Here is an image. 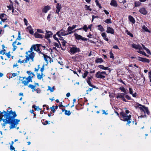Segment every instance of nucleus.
I'll use <instances>...</instances> for the list:
<instances>
[{"mask_svg": "<svg viewBox=\"0 0 151 151\" xmlns=\"http://www.w3.org/2000/svg\"><path fill=\"white\" fill-rule=\"evenodd\" d=\"M88 28L86 25H85L84 26L83 29L85 31L87 32V31Z\"/></svg>", "mask_w": 151, "mask_h": 151, "instance_id": "nucleus-50", "label": "nucleus"}, {"mask_svg": "<svg viewBox=\"0 0 151 151\" xmlns=\"http://www.w3.org/2000/svg\"><path fill=\"white\" fill-rule=\"evenodd\" d=\"M48 90H50V92H53L54 91V86H53L52 88H51L50 86H48Z\"/></svg>", "mask_w": 151, "mask_h": 151, "instance_id": "nucleus-44", "label": "nucleus"}, {"mask_svg": "<svg viewBox=\"0 0 151 151\" xmlns=\"http://www.w3.org/2000/svg\"><path fill=\"white\" fill-rule=\"evenodd\" d=\"M46 33H45V38L47 39L49 42L50 41V40L49 38L51 37L53 35V33L52 32L50 31H46Z\"/></svg>", "mask_w": 151, "mask_h": 151, "instance_id": "nucleus-11", "label": "nucleus"}, {"mask_svg": "<svg viewBox=\"0 0 151 151\" xmlns=\"http://www.w3.org/2000/svg\"><path fill=\"white\" fill-rule=\"evenodd\" d=\"M95 2L97 6L100 8H101V6L100 4L99 3L98 0H96Z\"/></svg>", "mask_w": 151, "mask_h": 151, "instance_id": "nucleus-42", "label": "nucleus"}, {"mask_svg": "<svg viewBox=\"0 0 151 151\" xmlns=\"http://www.w3.org/2000/svg\"><path fill=\"white\" fill-rule=\"evenodd\" d=\"M119 89L121 90L122 91L125 93H126V90L124 87H121L119 88Z\"/></svg>", "mask_w": 151, "mask_h": 151, "instance_id": "nucleus-41", "label": "nucleus"}, {"mask_svg": "<svg viewBox=\"0 0 151 151\" xmlns=\"http://www.w3.org/2000/svg\"><path fill=\"white\" fill-rule=\"evenodd\" d=\"M129 21L132 23L134 24L135 23V20L134 18L132 17L131 16H129Z\"/></svg>", "mask_w": 151, "mask_h": 151, "instance_id": "nucleus-24", "label": "nucleus"}, {"mask_svg": "<svg viewBox=\"0 0 151 151\" xmlns=\"http://www.w3.org/2000/svg\"><path fill=\"white\" fill-rule=\"evenodd\" d=\"M139 12L141 13L144 15L146 14L147 13V11L144 7H142L140 8L139 10Z\"/></svg>", "mask_w": 151, "mask_h": 151, "instance_id": "nucleus-16", "label": "nucleus"}, {"mask_svg": "<svg viewBox=\"0 0 151 151\" xmlns=\"http://www.w3.org/2000/svg\"><path fill=\"white\" fill-rule=\"evenodd\" d=\"M132 46L133 48L136 49H138L139 50L142 49V47L138 45H137L133 44L132 45Z\"/></svg>", "mask_w": 151, "mask_h": 151, "instance_id": "nucleus-15", "label": "nucleus"}, {"mask_svg": "<svg viewBox=\"0 0 151 151\" xmlns=\"http://www.w3.org/2000/svg\"><path fill=\"white\" fill-rule=\"evenodd\" d=\"M98 29L101 32H103L104 31V28L101 25H99L98 26Z\"/></svg>", "mask_w": 151, "mask_h": 151, "instance_id": "nucleus-30", "label": "nucleus"}, {"mask_svg": "<svg viewBox=\"0 0 151 151\" xmlns=\"http://www.w3.org/2000/svg\"><path fill=\"white\" fill-rule=\"evenodd\" d=\"M105 22L107 23H111V21L110 19H107L105 21Z\"/></svg>", "mask_w": 151, "mask_h": 151, "instance_id": "nucleus-49", "label": "nucleus"}, {"mask_svg": "<svg viewBox=\"0 0 151 151\" xmlns=\"http://www.w3.org/2000/svg\"><path fill=\"white\" fill-rule=\"evenodd\" d=\"M24 22L25 24L27 26L28 24V21L27 19L25 18H24Z\"/></svg>", "mask_w": 151, "mask_h": 151, "instance_id": "nucleus-52", "label": "nucleus"}, {"mask_svg": "<svg viewBox=\"0 0 151 151\" xmlns=\"http://www.w3.org/2000/svg\"><path fill=\"white\" fill-rule=\"evenodd\" d=\"M134 5L135 7H138L140 6L141 3L139 1H135L134 3Z\"/></svg>", "mask_w": 151, "mask_h": 151, "instance_id": "nucleus-22", "label": "nucleus"}, {"mask_svg": "<svg viewBox=\"0 0 151 151\" xmlns=\"http://www.w3.org/2000/svg\"><path fill=\"white\" fill-rule=\"evenodd\" d=\"M74 35L76 39L78 40H81L83 41H86L87 40L86 38L83 37L81 35H79L77 33H75L74 34Z\"/></svg>", "mask_w": 151, "mask_h": 151, "instance_id": "nucleus-10", "label": "nucleus"}, {"mask_svg": "<svg viewBox=\"0 0 151 151\" xmlns=\"http://www.w3.org/2000/svg\"><path fill=\"white\" fill-rule=\"evenodd\" d=\"M136 105V107H139V106H140V107H139V109L141 110H142L144 111L145 113L146 112L148 115H149L150 114V112L149 111L147 107H146L144 106H142L138 103H137Z\"/></svg>", "mask_w": 151, "mask_h": 151, "instance_id": "nucleus-6", "label": "nucleus"}, {"mask_svg": "<svg viewBox=\"0 0 151 151\" xmlns=\"http://www.w3.org/2000/svg\"><path fill=\"white\" fill-rule=\"evenodd\" d=\"M15 44L17 45H20L21 44V43L19 42H17V41L16 40L13 42L12 44V45L13 47V51H14L17 47L16 46Z\"/></svg>", "mask_w": 151, "mask_h": 151, "instance_id": "nucleus-12", "label": "nucleus"}, {"mask_svg": "<svg viewBox=\"0 0 151 151\" xmlns=\"http://www.w3.org/2000/svg\"><path fill=\"white\" fill-rule=\"evenodd\" d=\"M32 107L34 108L35 110L39 111L41 110V109L38 106H37L35 105H33L32 106Z\"/></svg>", "mask_w": 151, "mask_h": 151, "instance_id": "nucleus-37", "label": "nucleus"}, {"mask_svg": "<svg viewBox=\"0 0 151 151\" xmlns=\"http://www.w3.org/2000/svg\"><path fill=\"white\" fill-rule=\"evenodd\" d=\"M58 106H52L50 108V109H51L52 111L53 112H54L55 111V109H58Z\"/></svg>", "mask_w": 151, "mask_h": 151, "instance_id": "nucleus-38", "label": "nucleus"}, {"mask_svg": "<svg viewBox=\"0 0 151 151\" xmlns=\"http://www.w3.org/2000/svg\"><path fill=\"white\" fill-rule=\"evenodd\" d=\"M59 43V44L57 43L56 42H54L53 43V45L57 47L58 48H59L60 47V42L59 41V42H58Z\"/></svg>", "mask_w": 151, "mask_h": 151, "instance_id": "nucleus-40", "label": "nucleus"}, {"mask_svg": "<svg viewBox=\"0 0 151 151\" xmlns=\"http://www.w3.org/2000/svg\"><path fill=\"white\" fill-rule=\"evenodd\" d=\"M129 93L131 94H132L133 93V90L132 88H129Z\"/></svg>", "mask_w": 151, "mask_h": 151, "instance_id": "nucleus-54", "label": "nucleus"}, {"mask_svg": "<svg viewBox=\"0 0 151 151\" xmlns=\"http://www.w3.org/2000/svg\"><path fill=\"white\" fill-rule=\"evenodd\" d=\"M56 34H57L59 37L61 38H63L61 37V36H65L69 35L68 32L63 29H61L57 32L56 33Z\"/></svg>", "mask_w": 151, "mask_h": 151, "instance_id": "nucleus-8", "label": "nucleus"}, {"mask_svg": "<svg viewBox=\"0 0 151 151\" xmlns=\"http://www.w3.org/2000/svg\"><path fill=\"white\" fill-rule=\"evenodd\" d=\"M75 59L78 61L82 60H83V57L81 55H78L75 57Z\"/></svg>", "mask_w": 151, "mask_h": 151, "instance_id": "nucleus-29", "label": "nucleus"}, {"mask_svg": "<svg viewBox=\"0 0 151 151\" xmlns=\"http://www.w3.org/2000/svg\"><path fill=\"white\" fill-rule=\"evenodd\" d=\"M98 67L101 69L104 70H109V68L108 67H105L103 65H99L98 66Z\"/></svg>", "mask_w": 151, "mask_h": 151, "instance_id": "nucleus-20", "label": "nucleus"}, {"mask_svg": "<svg viewBox=\"0 0 151 151\" xmlns=\"http://www.w3.org/2000/svg\"><path fill=\"white\" fill-rule=\"evenodd\" d=\"M88 74V72L86 71L84 73L83 75H82V76L83 78H84L87 76V75Z\"/></svg>", "mask_w": 151, "mask_h": 151, "instance_id": "nucleus-43", "label": "nucleus"}, {"mask_svg": "<svg viewBox=\"0 0 151 151\" xmlns=\"http://www.w3.org/2000/svg\"><path fill=\"white\" fill-rule=\"evenodd\" d=\"M103 59L101 58H97L95 60V62L96 63H101L103 62Z\"/></svg>", "mask_w": 151, "mask_h": 151, "instance_id": "nucleus-26", "label": "nucleus"}, {"mask_svg": "<svg viewBox=\"0 0 151 151\" xmlns=\"http://www.w3.org/2000/svg\"><path fill=\"white\" fill-rule=\"evenodd\" d=\"M91 78L90 77H88V80L87 81V82L89 86H90L91 87L95 88V86H93L91 84Z\"/></svg>", "mask_w": 151, "mask_h": 151, "instance_id": "nucleus-21", "label": "nucleus"}, {"mask_svg": "<svg viewBox=\"0 0 151 151\" xmlns=\"http://www.w3.org/2000/svg\"><path fill=\"white\" fill-rule=\"evenodd\" d=\"M142 28L145 30V31L147 32H150V31L148 30L147 27H146L145 26L143 25L142 26Z\"/></svg>", "mask_w": 151, "mask_h": 151, "instance_id": "nucleus-39", "label": "nucleus"}, {"mask_svg": "<svg viewBox=\"0 0 151 151\" xmlns=\"http://www.w3.org/2000/svg\"><path fill=\"white\" fill-rule=\"evenodd\" d=\"M34 90L36 91L37 93H40V91L38 88L36 89H35Z\"/></svg>", "mask_w": 151, "mask_h": 151, "instance_id": "nucleus-61", "label": "nucleus"}, {"mask_svg": "<svg viewBox=\"0 0 151 151\" xmlns=\"http://www.w3.org/2000/svg\"><path fill=\"white\" fill-rule=\"evenodd\" d=\"M57 35V34H56V33L53 36V37L57 41L59 42V40L58 39V38L57 37H56V36Z\"/></svg>", "mask_w": 151, "mask_h": 151, "instance_id": "nucleus-51", "label": "nucleus"}, {"mask_svg": "<svg viewBox=\"0 0 151 151\" xmlns=\"http://www.w3.org/2000/svg\"><path fill=\"white\" fill-rule=\"evenodd\" d=\"M50 9V7L49 6H45L42 10V11L45 13H46Z\"/></svg>", "mask_w": 151, "mask_h": 151, "instance_id": "nucleus-19", "label": "nucleus"}, {"mask_svg": "<svg viewBox=\"0 0 151 151\" xmlns=\"http://www.w3.org/2000/svg\"><path fill=\"white\" fill-rule=\"evenodd\" d=\"M28 87L31 88L32 89V91L33 92V90H34L35 88L36 87V85H33L29 84L28 86Z\"/></svg>", "mask_w": 151, "mask_h": 151, "instance_id": "nucleus-34", "label": "nucleus"}, {"mask_svg": "<svg viewBox=\"0 0 151 151\" xmlns=\"http://www.w3.org/2000/svg\"><path fill=\"white\" fill-rule=\"evenodd\" d=\"M101 35L103 39L106 41H108L109 40V39L108 38H107L106 33L105 32L102 33Z\"/></svg>", "mask_w": 151, "mask_h": 151, "instance_id": "nucleus-25", "label": "nucleus"}, {"mask_svg": "<svg viewBox=\"0 0 151 151\" xmlns=\"http://www.w3.org/2000/svg\"><path fill=\"white\" fill-rule=\"evenodd\" d=\"M37 32L40 33H44V31L40 29H37Z\"/></svg>", "mask_w": 151, "mask_h": 151, "instance_id": "nucleus-55", "label": "nucleus"}, {"mask_svg": "<svg viewBox=\"0 0 151 151\" xmlns=\"http://www.w3.org/2000/svg\"><path fill=\"white\" fill-rule=\"evenodd\" d=\"M7 7L9 8V9L10 10H11L13 9L12 6L11 5L7 6Z\"/></svg>", "mask_w": 151, "mask_h": 151, "instance_id": "nucleus-57", "label": "nucleus"}, {"mask_svg": "<svg viewBox=\"0 0 151 151\" xmlns=\"http://www.w3.org/2000/svg\"><path fill=\"white\" fill-rule=\"evenodd\" d=\"M43 73H41V74H40V73H37V78L39 80H41L43 78Z\"/></svg>", "mask_w": 151, "mask_h": 151, "instance_id": "nucleus-31", "label": "nucleus"}, {"mask_svg": "<svg viewBox=\"0 0 151 151\" xmlns=\"http://www.w3.org/2000/svg\"><path fill=\"white\" fill-rule=\"evenodd\" d=\"M63 111H65V114L66 115L69 116L71 114V112L70 111H68L65 109Z\"/></svg>", "mask_w": 151, "mask_h": 151, "instance_id": "nucleus-36", "label": "nucleus"}, {"mask_svg": "<svg viewBox=\"0 0 151 151\" xmlns=\"http://www.w3.org/2000/svg\"><path fill=\"white\" fill-rule=\"evenodd\" d=\"M106 32L108 33H111L112 34H114V29L112 28L109 27H107Z\"/></svg>", "mask_w": 151, "mask_h": 151, "instance_id": "nucleus-17", "label": "nucleus"}, {"mask_svg": "<svg viewBox=\"0 0 151 151\" xmlns=\"http://www.w3.org/2000/svg\"><path fill=\"white\" fill-rule=\"evenodd\" d=\"M124 94L121 93H119L117 95L116 98L118 99L119 98H121L122 99L124 97Z\"/></svg>", "mask_w": 151, "mask_h": 151, "instance_id": "nucleus-23", "label": "nucleus"}, {"mask_svg": "<svg viewBox=\"0 0 151 151\" xmlns=\"http://www.w3.org/2000/svg\"><path fill=\"white\" fill-rule=\"evenodd\" d=\"M8 57V58H9L10 57V52H9L8 53L5 54Z\"/></svg>", "mask_w": 151, "mask_h": 151, "instance_id": "nucleus-59", "label": "nucleus"}, {"mask_svg": "<svg viewBox=\"0 0 151 151\" xmlns=\"http://www.w3.org/2000/svg\"><path fill=\"white\" fill-rule=\"evenodd\" d=\"M40 45L38 44H36V45H33L31 48H32V51H33V50H34L35 51H36L37 52H38L39 53H42L41 51L40 50Z\"/></svg>", "mask_w": 151, "mask_h": 151, "instance_id": "nucleus-9", "label": "nucleus"}, {"mask_svg": "<svg viewBox=\"0 0 151 151\" xmlns=\"http://www.w3.org/2000/svg\"><path fill=\"white\" fill-rule=\"evenodd\" d=\"M110 4L111 6L115 7H116L118 5L116 1L115 0H111Z\"/></svg>", "mask_w": 151, "mask_h": 151, "instance_id": "nucleus-18", "label": "nucleus"}, {"mask_svg": "<svg viewBox=\"0 0 151 151\" xmlns=\"http://www.w3.org/2000/svg\"><path fill=\"white\" fill-rule=\"evenodd\" d=\"M129 111L128 110H126L125 113L122 112L120 113V115L121 116L122 119H121L124 121H127V125L128 124L129 126V124L131 123V122L130 121L131 117V115H129L127 116V114L129 113Z\"/></svg>", "mask_w": 151, "mask_h": 151, "instance_id": "nucleus-3", "label": "nucleus"}, {"mask_svg": "<svg viewBox=\"0 0 151 151\" xmlns=\"http://www.w3.org/2000/svg\"><path fill=\"white\" fill-rule=\"evenodd\" d=\"M27 73L29 75V76L27 78L23 77L22 80H21L22 83L25 86H27L29 82H32V78H33L34 76H35L33 73H30L29 71H27Z\"/></svg>", "mask_w": 151, "mask_h": 151, "instance_id": "nucleus-2", "label": "nucleus"}, {"mask_svg": "<svg viewBox=\"0 0 151 151\" xmlns=\"http://www.w3.org/2000/svg\"><path fill=\"white\" fill-rule=\"evenodd\" d=\"M126 33L128 35H129L131 37H133V35H132V34L131 33H130L129 32L128 30H127L126 31Z\"/></svg>", "mask_w": 151, "mask_h": 151, "instance_id": "nucleus-47", "label": "nucleus"}, {"mask_svg": "<svg viewBox=\"0 0 151 151\" xmlns=\"http://www.w3.org/2000/svg\"><path fill=\"white\" fill-rule=\"evenodd\" d=\"M62 45L63 46H65V44L67 43L66 42L65 40H63L62 42Z\"/></svg>", "mask_w": 151, "mask_h": 151, "instance_id": "nucleus-56", "label": "nucleus"}, {"mask_svg": "<svg viewBox=\"0 0 151 151\" xmlns=\"http://www.w3.org/2000/svg\"><path fill=\"white\" fill-rule=\"evenodd\" d=\"M107 74L105 71L97 72L96 74V77L99 78H104L106 77Z\"/></svg>", "mask_w": 151, "mask_h": 151, "instance_id": "nucleus-7", "label": "nucleus"}, {"mask_svg": "<svg viewBox=\"0 0 151 151\" xmlns=\"http://www.w3.org/2000/svg\"><path fill=\"white\" fill-rule=\"evenodd\" d=\"M7 17V16L4 14H0V18L2 19L4 18H5Z\"/></svg>", "mask_w": 151, "mask_h": 151, "instance_id": "nucleus-33", "label": "nucleus"}, {"mask_svg": "<svg viewBox=\"0 0 151 151\" xmlns=\"http://www.w3.org/2000/svg\"><path fill=\"white\" fill-rule=\"evenodd\" d=\"M28 61V60H27L26 58L25 59L22 60H21L20 59H19V60H18V62L20 63L21 64L22 63H26Z\"/></svg>", "mask_w": 151, "mask_h": 151, "instance_id": "nucleus-27", "label": "nucleus"}, {"mask_svg": "<svg viewBox=\"0 0 151 151\" xmlns=\"http://www.w3.org/2000/svg\"><path fill=\"white\" fill-rule=\"evenodd\" d=\"M137 52L140 54L145 55L148 57L149 56L147 55L145 52L144 51H141L139 50V51H137Z\"/></svg>", "mask_w": 151, "mask_h": 151, "instance_id": "nucleus-32", "label": "nucleus"}, {"mask_svg": "<svg viewBox=\"0 0 151 151\" xmlns=\"http://www.w3.org/2000/svg\"><path fill=\"white\" fill-rule=\"evenodd\" d=\"M51 15V14H49L47 17V19L48 21H50V16Z\"/></svg>", "mask_w": 151, "mask_h": 151, "instance_id": "nucleus-63", "label": "nucleus"}, {"mask_svg": "<svg viewBox=\"0 0 151 151\" xmlns=\"http://www.w3.org/2000/svg\"><path fill=\"white\" fill-rule=\"evenodd\" d=\"M110 55V58H114V56L113 54L111 52H110L109 53Z\"/></svg>", "mask_w": 151, "mask_h": 151, "instance_id": "nucleus-53", "label": "nucleus"}, {"mask_svg": "<svg viewBox=\"0 0 151 151\" xmlns=\"http://www.w3.org/2000/svg\"><path fill=\"white\" fill-rule=\"evenodd\" d=\"M10 149L11 150H15V148L13 145H11L10 146Z\"/></svg>", "mask_w": 151, "mask_h": 151, "instance_id": "nucleus-60", "label": "nucleus"}, {"mask_svg": "<svg viewBox=\"0 0 151 151\" xmlns=\"http://www.w3.org/2000/svg\"><path fill=\"white\" fill-rule=\"evenodd\" d=\"M44 70V66L43 65L40 69V71H41L42 73L43 72V71Z\"/></svg>", "mask_w": 151, "mask_h": 151, "instance_id": "nucleus-64", "label": "nucleus"}, {"mask_svg": "<svg viewBox=\"0 0 151 151\" xmlns=\"http://www.w3.org/2000/svg\"><path fill=\"white\" fill-rule=\"evenodd\" d=\"M17 116L16 112L12 110L7 111H4L0 115V120H2L4 123L1 124L2 125L5 127L6 124L11 125L9 126L10 129H12L15 127V125L18 124L20 120L15 118Z\"/></svg>", "mask_w": 151, "mask_h": 151, "instance_id": "nucleus-1", "label": "nucleus"}, {"mask_svg": "<svg viewBox=\"0 0 151 151\" xmlns=\"http://www.w3.org/2000/svg\"><path fill=\"white\" fill-rule=\"evenodd\" d=\"M142 46L143 49H144L147 52V53L149 54H150L151 53L150 52V51L144 45H143L142 44Z\"/></svg>", "mask_w": 151, "mask_h": 151, "instance_id": "nucleus-35", "label": "nucleus"}, {"mask_svg": "<svg viewBox=\"0 0 151 151\" xmlns=\"http://www.w3.org/2000/svg\"><path fill=\"white\" fill-rule=\"evenodd\" d=\"M73 29L71 27H69L67 29L68 33H69L70 32H72Z\"/></svg>", "mask_w": 151, "mask_h": 151, "instance_id": "nucleus-46", "label": "nucleus"}, {"mask_svg": "<svg viewBox=\"0 0 151 151\" xmlns=\"http://www.w3.org/2000/svg\"><path fill=\"white\" fill-rule=\"evenodd\" d=\"M138 60L140 61L145 63H149L150 62L149 60L145 58L138 57Z\"/></svg>", "mask_w": 151, "mask_h": 151, "instance_id": "nucleus-14", "label": "nucleus"}, {"mask_svg": "<svg viewBox=\"0 0 151 151\" xmlns=\"http://www.w3.org/2000/svg\"><path fill=\"white\" fill-rule=\"evenodd\" d=\"M18 74L17 73H13L12 74V76L11 78H12V77H15L16 76L18 75Z\"/></svg>", "mask_w": 151, "mask_h": 151, "instance_id": "nucleus-62", "label": "nucleus"}, {"mask_svg": "<svg viewBox=\"0 0 151 151\" xmlns=\"http://www.w3.org/2000/svg\"><path fill=\"white\" fill-rule=\"evenodd\" d=\"M61 8V5H60L59 3H58L56 5V8L57 9H59L60 10Z\"/></svg>", "mask_w": 151, "mask_h": 151, "instance_id": "nucleus-48", "label": "nucleus"}, {"mask_svg": "<svg viewBox=\"0 0 151 151\" xmlns=\"http://www.w3.org/2000/svg\"><path fill=\"white\" fill-rule=\"evenodd\" d=\"M26 58L27 60L29 61L30 59L33 62L34 61V58L35 55V53L32 51V48H30V50L27 52H26Z\"/></svg>", "mask_w": 151, "mask_h": 151, "instance_id": "nucleus-4", "label": "nucleus"}, {"mask_svg": "<svg viewBox=\"0 0 151 151\" xmlns=\"http://www.w3.org/2000/svg\"><path fill=\"white\" fill-rule=\"evenodd\" d=\"M86 9L87 10H89L90 11H91L92 9L90 8V6H88L87 5H86L85 6Z\"/></svg>", "mask_w": 151, "mask_h": 151, "instance_id": "nucleus-45", "label": "nucleus"}, {"mask_svg": "<svg viewBox=\"0 0 151 151\" xmlns=\"http://www.w3.org/2000/svg\"><path fill=\"white\" fill-rule=\"evenodd\" d=\"M42 54L44 55V59L45 61L47 62V63L49 62H50V61H51V58L50 57L48 56L47 55H45L43 53H42Z\"/></svg>", "mask_w": 151, "mask_h": 151, "instance_id": "nucleus-13", "label": "nucleus"}, {"mask_svg": "<svg viewBox=\"0 0 151 151\" xmlns=\"http://www.w3.org/2000/svg\"><path fill=\"white\" fill-rule=\"evenodd\" d=\"M35 37L37 38H42L43 37L42 35L40 34L37 32H35Z\"/></svg>", "mask_w": 151, "mask_h": 151, "instance_id": "nucleus-28", "label": "nucleus"}, {"mask_svg": "<svg viewBox=\"0 0 151 151\" xmlns=\"http://www.w3.org/2000/svg\"><path fill=\"white\" fill-rule=\"evenodd\" d=\"M70 51L71 54H74L80 52V48L77 47L76 45H72L70 47Z\"/></svg>", "mask_w": 151, "mask_h": 151, "instance_id": "nucleus-5", "label": "nucleus"}, {"mask_svg": "<svg viewBox=\"0 0 151 151\" xmlns=\"http://www.w3.org/2000/svg\"><path fill=\"white\" fill-rule=\"evenodd\" d=\"M125 97L128 100H130L131 99V97L128 95H126Z\"/></svg>", "mask_w": 151, "mask_h": 151, "instance_id": "nucleus-58", "label": "nucleus"}]
</instances>
